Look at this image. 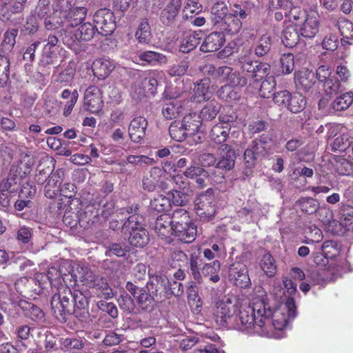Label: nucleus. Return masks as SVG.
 <instances>
[{
	"label": "nucleus",
	"instance_id": "obj_42",
	"mask_svg": "<svg viewBox=\"0 0 353 353\" xmlns=\"http://www.w3.org/2000/svg\"><path fill=\"white\" fill-rule=\"evenodd\" d=\"M31 163L30 161L24 162L21 160L17 164H13L10 170L9 174L12 177H16L18 181L26 176L30 172Z\"/></svg>",
	"mask_w": 353,
	"mask_h": 353
},
{
	"label": "nucleus",
	"instance_id": "obj_43",
	"mask_svg": "<svg viewBox=\"0 0 353 353\" xmlns=\"http://www.w3.org/2000/svg\"><path fill=\"white\" fill-rule=\"evenodd\" d=\"M200 43L199 34L195 32L190 33L185 36L183 39L179 50L183 53H188L194 50Z\"/></svg>",
	"mask_w": 353,
	"mask_h": 353
},
{
	"label": "nucleus",
	"instance_id": "obj_57",
	"mask_svg": "<svg viewBox=\"0 0 353 353\" xmlns=\"http://www.w3.org/2000/svg\"><path fill=\"white\" fill-rule=\"evenodd\" d=\"M312 219H317L320 222L324 223L328 219L327 218V210L325 208L319 207V203L314 199H310V214L313 213Z\"/></svg>",
	"mask_w": 353,
	"mask_h": 353
},
{
	"label": "nucleus",
	"instance_id": "obj_39",
	"mask_svg": "<svg viewBox=\"0 0 353 353\" xmlns=\"http://www.w3.org/2000/svg\"><path fill=\"white\" fill-rule=\"evenodd\" d=\"M340 224L346 231H353V208L343 205L340 210Z\"/></svg>",
	"mask_w": 353,
	"mask_h": 353
},
{
	"label": "nucleus",
	"instance_id": "obj_63",
	"mask_svg": "<svg viewBox=\"0 0 353 353\" xmlns=\"http://www.w3.org/2000/svg\"><path fill=\"white\" fill-rule=\"evenodd\" d=\"M118 303L122 310L129 313L134 312L136 307L133 299L126 292L121 293L118 299Z\"/></svg>",
	"mask_w": 353,
	"mask_h": 353
},
{
	"label": "nucleus",
	"instance_id": "obj_38",
	"mask_svg": "<svg viewBox=\"0 0 353 353\" xmlns=\"http://www.w3.org/2000/svg\"><path fill=\"white\" fill-rule=\"evenodd\" d=\"M197 119L196 114H189L186 115L180 122L188 136H192L198 132L201 122Z\"/></svg>",
	"mask_w": 353,
	"mask_h": 353
},
{
	"label": "nucleus",
	"instance_id": "obj_9",
	"mask_svg": "<svg viewBox=\"0 0 353 353\" xmlns=\"http://www.w3.org/2000/svg\"><path fill=\"white\" fill-rule=\"evenodd\" d=\"M239 63L243 72H246L254 81H259L268 74L270 65L267 63L253 61L247 56L241 57Z\"/></svg>",
	"mask_w": 353,
	"mask_h": 353
},
{
	"label": "nucleus",
	"instance_id": "obj_46",
	"mask_svg": "<svg viewBox=\"0 0 353 353\" xmlns=\"http://www.w3.org/2000/svg\"><path fill=\"white\" fill-rule=\"evenodd\" d=\"M151 30L148 19H143L140 22L135 37L139 42L147 43L151 39Z\"/></svg>",
	"mask_w": 353,
	"mask_h": 353
},
{
	"label": "nucleus",
	"instance_id": "obj_54",
	"mask_svg": "<svg viewBox=\"0 0 353 353\" xmlns=\"http://www.w3.org/2000/svg\"><path fill=\"white\" fill-rule=\"evenodd\" d=\"M10 65L9 59L0 55V87L6 86L9 82Z\"/></svg>",
	"mask_w": 353,
	"mask_h": 353
},
{
	"label": "nucleus",
	"instance_id": "obj_32",
	"mask_svg": "<svg viewBox=\"0 0 353 353\" xmlns=\"http://www.w3.org/2000/svg\"><path fill=\"white\" fill-rule=\"evenodd\" d=\"M149 239L148 232L145 228L130 232L128 241L133 246L143 248L148 243Z\"/></svg>",
	"mask_w": 353,
	"mask_h": 353
},
{
	"label": "nucleus",
	"instance_id": "obj_35",
	"mask_svg": "<svg viewBox=\"0 0 353 353\" xmlns=\"http://www.w3.org/2000/svg\"><path fill=\"white\" fill-rule=\"evenodd\" d=\"M337 26L343 37L342 41L351 43L350 40L353 39V23L344 17H339Z\"/></svg>",
	"mask_w": 353,
	"mask_h": 353
},
{
	"label": "nucleus",
	"instance_id": "obj_4",
	"mask_svg": "<svg viewBox=\"0 0 353 353\" xmlns=\"http://www.w3.org/2000/svg\"><path fill=\"white\" fill-rule=\"evenodd\" d=\"M77 271L78 274L74 272L70 274L72 278L75 281L79 279L83 285L94 288L98 297L108 299L113 296L112 290L105 279L97 278L87 266L77 268Z\"/></svg>",
	"mask_w": 353,
	"mask_h": 353
},
{
	"label": "nucleus",
	"instance_id": "obj_15",
	"mask_svg": "<svg viewBox=\"0 0 353 353\" xmlns=\"http://www.w3.org/2000/svg\"><path fill=\"white\" fill-rule=\"evenodd\" d=\"M229 276L234 285L241 288L248 287L251 283L248 268L242 263H234L231 265L229 268Z\"/></svg>",
	"mask_w": 353,
	"mask_h": 353
},
{
	"label": "nucleus",
	"instance_id": "obj_37",
	"mask_svg": "<svg viewBox=\"0 0 353 353\" xmlns=\"http://www.w3.org/2000/svg\"><path fill=\"white\" fill-rule=\"evenodd\" d=\"M99 205L92 203L86 205L79 214V221L87 223H94L99 216Z\"/></svg>",
	"mask_w": 353,
	"mask_h": 353
},
{
	"label": "nucleus",
	"instance_id": "obj_13",
	"mask_svg": "<svg viewBox=\"0 0 353 353\" xmlns=\"http://www.w3.org/2000/svg\"><path fill=\"white\" fill-rule=\"evenodd\" d=\"M234 121L232 116L219 117V123L214 125L210 132V139L216 144L225 143L228 137L231 126L229 123Z\"/></svg>",
	"mask_w": 353,
	"mask_h": 353
},
{
	"label": "nucleus",
	"instance_id": "obj_5",
	"mask_svg": "<svg viewBox=\"0 0 353 353\" xmlns=\"http://www.w3.org/2000/svg\"><path fill=\"white\" fill-rule=\"evenodd\" d=\"M206 72L214 79L219 83H230L233 85H245L247 79L237 72H233L232 68L228 66L215 67L213 65H206Z\"/></svg>",
	"mask_w": 353,
	"mask_h": 353
},
{
	"label": "nucleus",
	"instance_id": "obj_55",
	"mask_svg": "<svg viewBox=\"0 0 353 353\" xmlns=\"http://www.w3.org/2000/svg\"><path fill=\"white\" fill-rule=\"evenodd\" d=\"M276 87V81L274 77H267L266 79L262 81L259 90L261 97L263 98H270L273 95V91Z\"/></svg>",
	"mask_w": 353,
	"mask_h": 353
},
{
	"label": "nucleus",
	"instance_id": "obj_10",
	"mask_svg": "<svg viewBox=\"0 0 353 353\" xmlns=\"http://www.w3.org/2000/svg\"><path fill=\"white\" fill-rule=\"evenodd\" d=\"M97 32L103 36L111 34L116 28L113 12L107 8L97 10L94 16Z\"/></svg>",
	"mask_w": 353,
	"mask_h": 353
},
{
	"label": "nucleus",
	"instance_id": "obj_19",
	"mask_svg": "<svg viewBox=\"0 0 353 353\" xmlns=\"http://www.w3.org/2000/svg\"><path fill=\"white\" fill-rule=\"evenodd\" d=\"M134 62L142 65L147 63L155 66L165 64L168 62V59L163 54L148 50L140 52L138 56L135 57Z\"/></svg>",
	"mask_w": 353,
	"mask_h": 353
},
{
	"label": "nucleus",
	"instance_id": "obj_21",
	"mask_svg": "<svg viewBox=\"0 0 353 353\" xmlns=\"http://www.w3.org/2000/svg\"><path fill=\"white\" fill-rule=\"evenodd\" d=\"M165 176V170L159 167H153L150 169L149 174L143 178L142 186L145 190L153 192L155 190L159 182Z\"/></svg>",
	"mask_w": 353,
	"mask_h": 353
},
{
	"label": "nucleus",
	"instance_id": "obj_17",
	"mask_svg": "<svg viewBox=\"0 0 353 353\" xmlns=\"http://www.w3.org/2000/svg\"><path fill=\"white\" fill-rule=\"evenodd\" d=\"M148 121L143 117L134 118L130 123L128 134L130 139L134 143H141L145 135Z\"/></svg>",
	"mask_w": 353,
	"mask_h": 353
},
{
	"label": "nucleus",
	"instance_id": "obj_33",
	"mask_svg": "<svg viewBox=\"0 0 353 353\" xmlns=\"http://www.w3.org/2000/svg\"><path fill=\"white\" fill-rule=\"evenodd\" d=\"M244 85H233L230 83H226L218 91V96L221 99L231 102L237 100L240 94L238 88Z\"/></svg>",
	"mask_w": 353,
	"mask_h": 353
},
{
	"label": "nucleus",
	"instance_id": "obj_8",
	"mask_svg": "<svg viewBox=\"0 0 353 353\" xmlns=\"http://www.w3.org/2000/svg\"><path fill=\"white\" fill-rule=\"evenodd\" d=\"M172 88H166L164 97L170 101L165 103L162 108V114L166 119H173L177 117L185 110V105L188 100H180L179 94L172 91Z\"/></svg>",
	"mask_w": 353,
	"mask_h": 353
},
{
	"label": "nucleus",
	"instance_id": "obj_22",
	"mask_svg": "<svg viewBox=\"0 0 353 353\" xmlns=\"http://www.w3.org/2000/svg\"><path fill=\"white\" fill-rule=\"evenodd\" d=\"M114 68V63L108 59H96L92 65L93 74L99 79H104Z\"/></svg>",
	"mask_w": 353,
	"mask_h": 353
},
{
	"label": "nucleus",
	"instance_id": "obj_14",
	"mask_svg": "<svg viewBox=\"0 0 353 353\" xmlns=\"http://www.w3.org/2000/svg\"><path fill=\"white\" fill-rule=\"evenodd\" d=\"M84 105L86 110L92 114L99 113L101 110L103 101L99 88L90 86L86 89L84 95Z\"/></svg>",
	"mask_w": 353,
	"mask_h": 353
},
{
	"label": "nucleus",
	"instance_id": "obj_16",
	"mask_svg": "<svg viewBox=\"0 0 353 353\" xmlns=\"http://www.w3.org/2000/svg\"><path fill=\"white\" fill-rule=\"evenodd\" d=\"M125 288L137 301V304L142 310H147L151 307L153 297L146 289L138 288L130 281L127 282Z\"/></svg>",
	"mask_w": 353,
	"mask_h": 353
},
{
	"label": "nucleus",
	"instance_id": "obj_62",
	"mask_svg": "<svg viewBox=\"0 0 353 353\" xmlns=\"http://www.w3.org/2000/svg\"><path fill=\"white\" fill-rule=\"evenodd\" d=\"M171 138L176 141H183L188 137L180 122L172 123L169 128Z\"/></svg>",
	"mask_w": 353,
	"mask_h": 353
},
{
	"label": "nucleus",
	"instance_id": "obj_2",
	"mask_svg": "<svg viewBox=\"0 0 353 353\" xmlns=\"http://www.w3.org/2000/svg\"><path fill=\"white\" fill-rule=\"evenodd\" d=\"M88 305L87 298L81 292H72L70 288L65 285L58 287V292H55L51 300V307L56 318L63 317L72 311L77 314L78 310H83V314H87Z\"/></svg>",
	"mask_w": 353,
	"mask_h": 353
},
{
	"label": "nucleus",
	"instance_id": "obj_12",
	"mask_svg": "<svg viewBox=\"0 0 353 353\" xmlns=\"http://www.w3.org/2000/svg\"><path fill=\"white\" fill-rule=\"evenodd\" d=\"M331 74V68L325 65L319 66L316 72L317 79L323 82V89L325 94L329 96L336 94L341 91L339 81Z\"/></svg>",
	"mask_w": 353,
	"mask_h": 353
},
{
	"label": "nucleus",
	"instance_id": "obj_47",
	"mask_svg": "<svg viewBox=\"0 0 353 353\" xmlns=\"http://www.w3.org/2000/svg\"><path fill=\"white\" fill-rule=\"evenodd\" d=\"M350 137V134L346 132V129H344V131L330 143L332 150L333 151H345L351 145Z\"/></svg>",
	"mask_w": 353,
	"mask_h": 353
},
{
	"label": "nucleus",
	"instance_id": "obj_44",
	"mask_svg": "<svg viewBox=\"0 0 353 353\" xmlns=\"http://www.w3.org/2000/svg\"><path fill=\"white\" fill-rule=\"evenodd\" d=\"M353 102V92H348L338 97L332 103V108L335 111L345 110Z\"/></svg>",
	"mask_w": 353,
	"mask_h": 353
},
{
	"label": "nucleus",
	"instance_id": "obj_58",
	"mask_svg": "<svg viewBox=\"0 0 353 353\" xmlns=\"http://www.w3.org/2000/svg\"><path fill=\"white\" fill-rule=\"evenodd\" d=\"M321 252L329 261L339 254L340 249L336 242L328 241L321 245Z\"/></svg>",
	"mask_w": 353,
	"mask_h": 353
},
{
	"label": "nucleus",
	"instance_id": "obj_3",
	"mask_svg": "<svg viewBox=\"0 0 353 353\" xmlns=\"http://www.w3.org/2000/svg\"><path fill=\"white\" fill-rule=\"evenodd\" d=\"M170 219L173 234L186 243H192L195 239L196 226L192 222L188 211L183 208H177L173 212Z\"/></svg>",
	"mask_w": 353,
	"mask_h": 353
},
{
	"label": "nucleus",
	"instance_id": "obj_30",
	"mask_svg": "<svg viewBox=\"0 0 353 353\" xmlns=\"http://www.w3.org/2000/svg\"><path fill=\"white\" fill-rule=\"evenodd\" d=\"M158 284L163 288L165 293L168 296H180L183 293V285L180 281H174L170 283L167 278L161 276L157 278Z\"/></svg>",
	"mask_w": 353,
	"mask_h": 353
},
{
	"label": "nucleus",
	"instance_id": "obj_29",
	"mask_svg": "<svg viewBox=\"0 0 353 353\" xmlns=\"http://www.w3.org/2000/svg\"><path fill=\"white\" fill-rule=\"evenodd\" d=\"M220 270L221 262L218 259L210 263H205L201 269L203 276L209 277V280L212 283L219 281Z\"/></svg>",
	"mask_w": 353,
	"mask_h": 353
},
{
	"label": "nucleus",
	"instance_id": "obj_31",
	"mask_svg": "<svg viewBox=\"0 0 353 353\" xmlns=\"http://www.w3.org/2000/svg\"><path fill=\"white\" fill-rule=\"evenodd\" d=\"M86 14L87 9L84 7H78L70 10L66 16V26L74 27L81 23L85 18Z\"/></svg>",
	"mask_w": 353,
	"mask_h": 353
},
{
	"label": "nucleus",
	"instance_id": "obj_41",
	"mask_svg": "<svg viewBox=\"0 0 353 353\" xmlns=\"http://www.w3.org/2000/svg\"><path fill=\"white\" fill-rule=\"evenodd\" d=\"M227 12L228 8L223 1L215 2L210 9L212 19L215 24L223 20L228 16Z\"/></svg>",
	"mask_w": 353,
	"mask_h": 353
},
{
	"label": "nucleus",
	"instance_id": "obj_49",
	"mask_svg": "<svg viewBox=\"0 0 353 353\" xmlns=\"http://www.w3.org/2000/svg\"><path fill=\"white\" fill-rule=\"evenodd\" d=\"M334 171L340 175H350L353 171V164L346 159L339 157L333 163Z\"/></svg>",
	"mask_w": 353,
	"mask_h": 353
},
{
	"label": "nucleus",
	"instance_id": "obj_6",
	"mask_svg": "<svg viewBox=\"0 0 353 353\" xmlns=\"http://www.w3.org/2000/svg\"><path fill=\"white\" fill-rule=\"evenodd\" d=\"M214 199L212 190L208 189L205 192L199 194L194 200V210L203 221H209L216 214Z\"/></svg>",
	"mask_w": 353,
	"mask_h": 353
},
{
	"label": "nucleus",
	"instance_id": "obj_26",
	"mask_svg": "<svg viewBox=\"0 0 353 353\" xmlns=\"http://www.w3.org/2000/svg\"><path fill=\"white\" fill-rule=\"evenodd\" d=\"M154 229L159 236H166L170 231L172 232V223L170 216L163 214L158 216L155 221Z\"/></svg>",
	"mask_w": 353,
	"mask_h": 353
},
{
	"label": "nucleus",
	"instance_id": "obj_48",
	"mask_svg": "<svg viewBox=\"0 0 353 353\" xmlns=\"http://www.w3.org/2000/svg\"><path fill=\"white\" fill-rule=\"evenodd\" d=\"M141 217L139 214L130 215L128 219L121 225V232L124 234H129L130 232H134L135 230L143 229L140 220Z\"/></svg>",
	"mask_w": 353,
	"mask_h": 353
},
{
	"label": "nucleus",
	"instance_id": "obj_51",
	"mask_svg": "<svg viewBox=\"0 0 353 353\" xmlns=\"http://www.w3.org/2000/svg\"><path fill=\"white\" fill-rule=\"evenodd\" d=\"M260 267L268 276H272L276 274L275 261L270 253H266L263 256L260 261Z\"/></svg>",
	"mask_w": 353,
	"mask_h": 353
},
{
	"label": "nucleus",
	"instance_id": "obj_25",
	"mask_svg": "<svg viewBox=\"0 0 353 353\" xmlns=\"http://www.w3.org/2000/svg\"><path fill=\"white\" fill-rule=\"evenodd\" d=\"M223 146L226 151L221 154L216 164V167L221 170H230L234 166L236 154L234 150L228 145L225 144Z\"/></svg>",
	"mask_w": 353,
	"mask_h": 353
},
{
	"label": "nucleus",
	"instance_id": "obj_1",
	"mask_svg": "<svg viewBox=\"0 0 353 353\" xmlns=\"http://www.w3.org/2000/svg\"><path fill=\"white\" fill-rule=\"evenodd\" d=\"M295 315L293 299L288 298L283 307L273 311L261 286L254 288L248 305L237 310L231 300L226 299L216 303L213 312L214 320L219 326L269 338H282L283 334L280 331Z\"/></svg>",
	"mask_w": 353,
	"mask_h": 353
},
{
	"label": "nucleus",
	"instance_id": "obj_27",
	"mask_svg": "<svg viewBox=\"0 0 353 353\" xmlns=\"http://www.w3.org/2000/svg\"><path fill=\"white\" fill-rule=\"evenodd\" d=\"M184 176L194 179L200 187H203L206 185L208 174L203 168L192 165L184 172Z\"/></svg>",
	"mask_w": 353,
	"mask_h": 353
},
{
	"label": "nucleus",
	"instance_id": "obj_11",
	"mask_svg": "<svg viewBox=\"0 0 353 353\" xmlns=\"http://www.w3.org/2000/svg\"><path fill=\"white\" fill-rule=\"evenodd\" d=\"M26 1V0H3L2 4L0 5V20L10 21L14 25L21 23L22 18L12 19V16L22 12Z\"/></svg>",
	"mask_w": 353,
	"mask_h": 353
},
{
	"label": "nucleus",
	"instance_id": "obj_24",
	"mask_svg": "<svg viewBox=\"0 0 353 353\" xmlns=\"http://www.w3.org/2000/svg\"><path fill=\"white\" fill-rule=\"evenodd\" d=\"M181 7V0H170L162 10L161 19L165 24H169L174 21Z\"/></svg>",
	"mask_w": 353,
	"mask_h": 353
},
{
	"label": "nucleus",
	"instance_id": "obj_23",
	"mask_svg": "<svg viewBox=\"0 0 353 353\" xmlns=\"http://www.w3.org/2000/svg\"><path fill=\"white\" fill-rule=\"evenodd\" d=\"M210 97V81L205 79H201L194 85V94L191 98L192 101L196 103H201L208 100Z\"/></svg>",
	"mask_w": 353,
	"mask_h": 353
},
{
	"label": "nucleus",
	"instance_id": "obj_61",
	"mask_svg": "<svg viewBox=\"0 0 353 353\" xmlns=\"http://www.w3.org/2000/svg\"><path fill=\"white\" fill-rule=\"evenodd\" d=\"M155 161L152 158H150L145 155H129L127 157V161L122 162L120 165H125L126 163H130L139 165H153Z\"/></svg>",
	"mask_w": 353,
	"mask_h": 353
},
{
	"label": "nucleus",
	"instance_id": "obj_50",
	"mask_svg": "<svg viewBox=\"0 0 353 353\" xmlns=\"http://www.w3.org/2000/svg\"><path fill=\"white\" fill-rule=\"evenodd\" d=\"M294 82L299 92H307L309 90V72L307 70H301L294 74Z\"/></svg>",
	"mask_w": 353,
	"mask_h": 353
},
{
	"label": "nucleus",
	"instance_id": "obj_7",
	"mask_svg": "<svg viewBox=\"0 0 353 353\" xmlns=\"http://www.w3.org/2000/svg\"><path fill=\"white\" fill-rule=\"evenodd\" d=\"M306 26V21L303 26L299 28V30L294 25L287 26L283 30L281 37L283 44L287 48L305 46L309 37Z\"/></svg>",
	"mask_w": 353,
	"mask_h": 353
},
{
	"label": "nucleus",
	"instance_id": "obj_52",
	"mask_svg": "<svg viewBox=\"0 0 353 353\" xmlns=\"http://www.w3.org/2000/svg\"><path fill=\"white\" fill-rule=\"evenodd\" d=\"M171 206V199L165 195L159 194L150 201V208L157 212L168 210Z\"/></svg>",
	"mask_w": 353,
	"mask_h": 353
},
{
	"label": "nucleus",
	"instance_id": "obj_45",
	"mask_svg": "<svg viewBox=\"0 0 353 353\" xmlns=\"http://www.w3.org/2000/svg\"><path fill=\"white\" fill-rule=\"evenodd\" d=\"M306 105V99L302 93L298 92L290 97V101L288 103V109L293 112L297 113L302 111Z\"/></svg>",
	"mask_w": 353,
	"mask_h": 353
},
{
	"label": "nucleus",
	"instance_id": "obj_18",
	"mask_svg": "<svg viewBox=\"0 0 353 353\" xmlns=\"http://www.w3.org/2000/svg\"><path fill=\"white\" fill-rule=\"evenodd\" d=\"M63 176L64 170L63 169H58L51 174L44 189L46 197L54 199L59 194Z\"/></svg>",
	"mask_w": 353,
	"mask_h": 353
},
{
	"label": "nucleus",
	"instance_id": "obj_36",
	"mask_svg": "<svg viewBox=\"0 0 353 353\" xmlns=\"http://www.w3.org/2000/svg\"><path fill=\"white\" fill-rule=\"evenodd\" d=\"M163 75L162 71L152 70L148 72L147 77H143V85L148 94H154L158 85L157 79L163 77Z\"/></svg>",
	"mask_w": 353,
	"mask_h": 353
},
{
	"label": "nucleus",
	"instance_id": "obj_56",
	"mask_svg": "<svg viewBox=\"0 0 353 353\" xmlns=\"http://www.w3.org/2000/svg\"><path fill=\"white\" fill-rule=\"evenodd\" d=\"M225 27L223 28L230 34H236L242 27V23L235 16L228 15L224 19Z\"/></svg>",
	"mask_w": 353,
	"mask_h": 353
},
{
	"label": "nucleus",
	"instance_id": "obj_34",
	"mask_svg": "<svg viewBox=\"0 0 353 353\" xmlns=\"http://www.w3.org/2000/svg\"><path fill=\"white\" fill-rule=\"evenodd\" d=\"M96 32H97L96 26L94 27L91 23L87 22L81 24L78 28L74 33V37L79 41H88L93 38Z\"/></svg>",
	"mask_w": 353,
	"mask_h": 353
},
{
	"label": "nucleus",
	"instance_id": "obj_60",
	"mask_svg": "<svg viewBox=\"0 0 353 353\" xmlns=\"http://www.w3.org/2000/svg\"><path fill=\"white\" fill-rule=\"evenodd\" d=\"M272 45V39L271 37L268 34H263L260 38L258 44L255 48V53L257 56H263L270 49Z\"/></svg>",
	"mask_w": 353,
	"mask_h": 353
},
{
	"label": "nucleus",
	"instance_id": "obj_64",
	"mask_svg": "<svg viewBox=\"0 0 353 353\" xmlns=\"http://www.w3.org/2000/svg\"><path fill=\"white\" fill-rule=\"evenodd\" d=\"M25 306L22 307L26 311V315L33 321L41 319L43 317V311L37 306L30 303H26Z\"/></svg>",
	"mask_w": 353,
	"mask_h": 353
},
{
	"label": "nucleus",
	"instance_id": "obj_28",
	"mask_svg": "<svg viewBox=\"0 0 353 353\" xmlns=\"http://www.w3.org/2000/svg\"><path fill=\"white\" fill-rule=\"evenodd\" d=\"M46 275L50 279L51 286L57 288V291L58 287L61 286V285H66L67 281L70 279V277H72V275H70V274L62 273L61 271L59 270L55 267L50 268Z\"/></svg>",
	"mask_w": 353,
	"mask_h": 353
},
{
	"label": "nucleus",
	"instance_id": "obj_53",
	"mask_svg": "<svg viewBox=\"0 0 353 353\" xmlns=\"http://www.w3.org/2000/svg\"><path fill=\"white\" fill-rule=\"evenodd\" d=\"M130 92L132 98L136 101L141 99L148 94L143 85V77L139 76L131 85Z\"/></svg>",
	"mask_w": 353,
	"mask_h": 353
},
{
	"label": "nucleus",
	"instance_id": "obj_20",
	"mask_svg": "<svg viewBox=\"0 0 353 353\" xmlns=\"http://www.w3.org/2000/svg\"><path fill=\"white\" fill-rule=\"evenodd\" d=\"M225 43V36L223 32H212L206 37L200 50L204 52H215L219 50Z\"/></svg>",
	"mask_w": 353,
	"mask_h": 353
},
{
	"label": "nucleus",
	"instance_id": "obj_40",
	"mask_svg": "<svg viewBox=\"0 0 353 353\" xmlns=\"http://www.w3.org/2000/svg\"><path fill=\"white\" fill-rule=\"evenodd\" d=\"M221 109V105L216 101H210L201 110L199 117L205 121L212 120Z\"/></svg>",
	"mask_w": 353,
	"mask_h": 353
},
{
	"label": "nucleus",
	"instance_id": "obj_59",
	"mask_svg": "<svg viewBox=\"0 0 353 353\" xmlns=\"http://www.w3.org/2000/svg\"><path fill=\"white\" fill-rule=\"evenodd\" d=\"M27 285L29 287L32 283H35L39 285V289H34V291L37 294H39L41 290L46 288V285L50 283V279L45 273H36L34 279H27Z\"/></svg>",
	"mask_w": 353,
	"mask_h": 353
}]
</instances>
